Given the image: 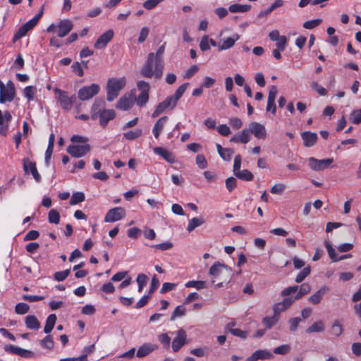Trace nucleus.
I'll list each match as a JSON object with an SVG mask.
<instances>
[{
	"instance_id": "nucleus-1",
	"label": "nucleus",
	"mask_w": 361,
	"mask_h": 361,
	"mask_svg": "<svg viewBox=\"0 0 361 361\" xmlns=\"http://www.w3.org/2000/svg\"><path fill=\"white\" fill-rule=\"evenodd\" d=\"M212 283L215 288H221L224 283H228L231 279V271L226 265L214 264L209 269Z\"/></svg>"
},
{
	"instance_id": "nucleus-2",
	"label": "nucleus",
	"mask_w": 361,
	"mask_h": 361,
	"mask_svg": "<svg viewBox=\"0 0 361 361\" xmlns=\"http://www.w3.org/2000/svg\"><path fill=\"white\" fill-rule=\"evenodd\" d=\"M164 67V63H162L161 73L159 75L157 73V59L154 57V53L152 52L148 54L146 62L141 68L140 74L145 78H152L155 77L159 79L162 76Z\"/></svg>"
},
{
	"instance_id": "nucleus-3",
	"label": "nucleus",
	"mask_w": 361,
	"mask_h": 361,
	"mask_svg": "<svg viewBox=\"0 0 361 361\" xmlns=\"http://www.w3.org/2000/svg\"><path fill=\"white\" fill-rule=\"evenodd\" d=\"M126 85V80L123 78H111L107 82V100L109 102L116 99L120 90Z\"/></svg>"
},
{
	"instance_id": "nucleus-4",
	"label": "nucleus",
	"mask_w": 361,
	"mask_h": 361,
	"mask_svg": "<svg viewBox=\"0 0 361 361\" xmlns=\"http://www.w3.org/2000/svg\"><path fill=\"white\" fill-rule=\"evenodd\" d=\"M54 92L57 95L56 99L60 103V106L66 111H70L72 109L73 104L76 99L75 94L71 97L68 96L67 92L61 90L59 88L54 89Z\"/></svg>"
},
{
	"instance_id": "nucleus-5",
	"label": "nucleus",
	"mask_w": 361,
	"mask_h": 361,
	"mask_svg": "<svg viewBox=\"0 0 361 361\" xmlns=\"http://www.w3.org/2000/svg\"><path fill=\"white\" fill-rule=\"evenodd\" d=\"M299 288V291L295 297H293L294 301L301 298L302 296L309 293L311 290V286L308 283H302L300 287L298 286H290L285 288L281 293V296L286 297L289 296L292 293H295Z\"/></svg>"
},
{
	"instance_id": "nucleus-6",
	"label": "nucleus",
	"mask_w": 361,
	"mask_h": 361,
	"mask_svg": "<svg viewBox=\"0 0 361 361\" xmlns=\"http://www.w3.org/2000/svg\"><path fill=\"white\" fill-rule=\"evenodd\" d=\"M99 91V86L97 84H92L90 86H84L78 91V97L80 100L85 101L92 98Z\"/></svg>"
},
{
	"instance_id": "nucleus-7",
	"label": "nucleus",
	"mask_w": 361,
	"mask_h": 361,
	"mask_svg": "<svg viewBox=\"0 0 361 361\" xmlns=\"http://www.w3.org/2000/svg\"><path fill=\"white\" fill-rule=\"evenodd\" d=\"M333 161V158L319 160L314 157H310L308 159V165L312 170L319 171L329 168Z\"/></svg>"
},
{
	"instance_id": "nucleus-8",
	"label": "nucleus",
	"mask_w": 361,
	"mask_h": 361,
	"mask_svg": "<svg viewBox=\"0 0 361 361\" xmlns=\"http://www.w3.org/2000/svg\"><path fill=\"white\" fill-rule=\"evenodd\" d=\"M90 151V146L88 144L82 145H71L67 147V152L72 157L80 158L84 157Z\"/></svg>"
},
{
	"instance_id": "nucleus-9",
	"label": "nucleus",
	"mask_w": 361,
	"mask_h": 361,
	"mask_svg": "<svg viewBox=\"0 0 361 361\" xmlns=\"http://www.w3.org/2000/svg\"><path fill=\"white\" fill-rule=\"evenodd\" d=\"M187 343V334L185 330L180 329L177 331L176 336L171 343L172 350L174 353L178 352L184 345Z\"/></svg>"
},
{
	"instance_id": "nucleus-10",
	"label": "nucleus",
	"mask_w": 361,
	"mask_h": 361,
	"mask_svg": "<svg viewBox=\"0 0 361 361\" xmlns=\"http://www.w3.org/2000/svg\"><path fill=\"white\" fill-rule=\"evenodd\" d=\"M125 215L126 211L123 207H115L108 211L104 217V221L115 222L123 219Z\"/></svg>"
},
{
	"instance_id": "nucleus-11",
	"label": "nucleus",
	"mask_w": 361,
	"mask_h": 361,
	"mask_svg": "<svg viewBox=\"0 0 361 361\" xmlns=\"http://www.w3.org/2000/svg\"><path fill=\"white\" fill-rule=\"evenodd\" d=\"M176 104L177 102L173 99V98L171 96L168 97L165 100L160 102L157 105L156 109L152 113V117H157L167 108H171V109H174Z\"/></svg>"
},
{
	"instance_id": "nucleus-12",
	"label": "nucleus",
	"mask_w": 361,
	"mask_h": 361,
	"mask_svg": "<svg viewBox=\"0 0 361 361\" xmlns=\"http://www.w3.org/2000/svg\"><path fill=\"white\" fill-rule=\"evenodd\" d=\"M15 97V86L12 81L9 80L4 90L0 92V102H11Z\"/></svg>"
},
{
	"instance_id": "nucleus-13",
	"label": "nucleus",
	"mask_w": 361,
	"mask_h": 361,
	"mask_svg": "<svg viewBox=\"0 0 361 361\" xmlns=\"http://www.w3.org/2000/svg\"><path fill=\"white\" fill-rule=\"evenodd\" d=\"M58 37H63L66 36L73 28V23L69 19H64L59 21L57 24Z\"/></svg>"
},
{
	"instance_id": "nucleus-14",
	"label": "nucleus",
	"mask_w": 361,
	"mask_h": 361,
	"mask_svg": "<svg viewBox=\"0 0 361 361\" xmlns=\"http://www.w3.org/2000/svg\"><path fill=\"white\" fill-rule=\"evenodd\" d=\"M12 116L8 111H5L4 114L0 109V135L6 136L8 130V123L11 121Z\"/></svg>"
},
{
	"instance_id": "nucleus-15",
	"label": "nucleus",
	"mask_w": 361,
	"mask_h": 361,
	"mask_svg": "<svg viewBox=\"0 0 361 361\" xmlns=\"http://www.w3.org/2000/svg\"><path fill=\"white\" fill-rule=\"evenodd\" d=\"M113 37L114 31L112 30H108L99 37L94 43V47L97 49L105 48L107 44L113 39Z\"/></svg>"
},
{
	"instance_id": "nucleus-16",
	"label": "nucleus",
	"mask_w": 361,
	"mask_h": 361,
	"mask_svg": "<svg viewBox=\"0 0 361 361\" xmlns=\"http://www.w3.org/2000/svg\"><path fill=\"white\" fill-rule=\"evenodd\" d=\"M249 130L255 137L258 139L266 138L267 131L263 125L257 122H251L249 125Z\"/></svg>"
},
{
	"instance_id": "nucleus-17",
	"label": "nucleus",
	"mask_w": 361,
	"mask_h": 361,
	"mask_svg": "<svg viewBox=\"0 0 361 361\" xmlns=\"http://www.w3.org/2000/svg\"><path fill=\"white\" fill-rule=\"evenodd\" d=\"M293 302L294 299L293 297H287L284 298L281 302H277L274 305V313L279 316L280 313L289 308Z\"/></svg>"
},
{
	"instance_id": "nucleus-18",
	"label": "nucleus",
	"mask_w": 361,
	"mask_h": 361,
	"mask_svg": "<svg viewBox=\"0 0 361 361\" xmlns=\"http://www.w3.org/2000/svg\"><path fill=\"white\" fill-rule=\"evenodd\" d=\"M115 116L116 113L113 109H102L98 114L100 126L104 128L109 121L114 118Z\"/></svg>"
},
{
	"instance_id": "nucleus-19",
	"label": "nucleus",
	"mask_w": 361,
	"mask_h": 361,
	"mask_svg": "<svg viewBox=\"0 0 361 361\" xmlns=\"http://www.w3.org/2000/svg\"><path fill=\"white\" fill-rule=\"evenodd\" d=\"M329 291V288L326 286H323L319 288L313 295L308 298V301L314 305L320 303L322 300L323 295Z\"/></svg>"
},
{
	"instance_id": "nucleus-20",
	"label": "nucleus",
	"mask_w": 361,
	"mask_h": 361,
	"mask_svg": "<svg viewBox=\"0 0 361 361\" xmlns=\"http://www.w3.org/2000/svg\"><path fill=\"white\" fill-rule=\"evenodd\" d=\"M153 150L155 154L161 156L167 162L175 163V157L169 150L161 147H155Z\"/></svg>"
},
{
	"instance_id": "nucleus-21",
	"label": "nucleus",
	"mask_w": 361,
	"mask_h": 361,
	"mask_svg": "<svg viewBox=\"0 0 361 361\" xmlns=\"http://www.w3.org/2000/svg\"><path fill=\"white\" fill-rule=\"evenodd\" d=\"M158 348V345L156 344L145 343L142 344L137 351V357H143L154 351Z\"/></svg>"
},
{
	"instance_id": "nucleus-22",
	"label": "nucleus",
	"mask_w": 361,
	"mask_h": 361,
	"mask_svg": "<svg viewBox=\"0 0 361 361\" xmlns=\"http://www.w3.org/2000/svg\"><path fill=\"white\" fill-rule=\"evenodd\" d=\"M23 168L25 172H27L28 169H30L33 178L37 182H39L41 180V176L37 171L36 164L35 162L30 161L25 159L23 160Z\"/></svg>"
},
{
	"instance_id": "nucleus-23",
	"label": "nucleus",
	"mask_w": 361,
	"mask_h": 361,
	"mask_svg": "<svg viewBox=\"0 0 361 361\" xmlns=\"http://www.w3.org/2000/svg\"><path fill=\"white\" fill-rule=\"evenodd\" d=\"M304 145L307 147H310L314 145L317 140V135L315 133L310 131H305L301 134Z\"/></svg>"
},
{
	"instance_id": "nucleus-24",
	"label": "nucleus",
	"mask_w": 361,
	"mask_h": 361,
	"mask_svg": "<svg viewBox=\"0 0 361 361\" xmlns=\"http://www.w3.org/2000/svg\"><path fill=\"white\" fill-rule=\"evenodd\" d=\"M240 39V36L238 34H234L232 37H228L222 42V43L218 45V51L226 50L233 47L236 41Z\"/></svg>"
},
{
	"instance_id": "nucleus-25",
	"label": "nucleus",
	"mask_w": 361,
	"mask_h": 361,
	"mask_svg": "<svg viewBox=\"0 0 361 361\" xmlns=\"http://www.w3.org/2000/svg\"><path fill=\"white\" fill-rule=\"evenodd\" d=\"M168 121L167 116H162L159 118L155 123L154 128L152 129V133L155 138H159L161 131L163 130L165 124Z\"/></svg>"
},
{
	"instance_id": "nucleus-26",
	"label": "nucleus",
	"mask_w": 361,
	"mask_h": 361,
	"mask_svg": "<svg viewBox=\"0 0 361 361\" xmlns=\"http://www.w3.org/2000/svg\"><path fill=\"white\" fill-rule=\"evenodd\" d=\"M104 106V101L102 99H97L94 102L91 109V118L92 120H97L98 118V114L102 111Z\"/></svg>"
},
{
	"instance_id": "nucleus-27",
	"label": "nucleus",
	"mask_w": 361,
	"mask_h": 361,
	"mask_svg": "<svg viewBox=\"0 0 361 361\" xmlns=\"http://www.w3.org/2000/svg\"><path fill=\"white\" fill-rule=\"evenodd\" d=\"M43 15V8H41L39 12L31 20L25 23L22 25L23 28H24L25 31L27 33L30 30H32L38 23L39 19Z\"/></svg>"
},
{
	"instance_id": "nucleus-28",
	"label": "nucleus",
	"mask_w": 361,
	"mask_h": 361,
	"mask_svg": "<svg viewBox=\"0 0 361 361\" xmlns=\"http://www.w3.org/2000/svg\"><path fill=\"white\" fill-rule=\"evenodd\" d=\"M216 149L219 156L224 161H230L234 151L231 148H223L221 145L216 144Z\"/></svg>"
},
{
	"instance_id": "nucleus-29",
	"label": "nucleus",
	"mask_w": 361,
	"mask_h": 361,
	"mask_svg": "<svg viewBox=\"0 0 361 361\" xmlns=\"http://www.w3.org/2000/svg\"><path fill=\"white\" fill-rule=\"evenodd\" d=\"M165 51V45L162 44L159 47L156 53L154 54V57L157 59V73L160 75L161 68L162 67V63H164L163 55Z\"/></svg>"
},
{
	"instance_id": "nucleus-30",
	"label": "nucleus",
	"mask_w": 361,
	"mask_h": 361,
	"mask_svg": "<svg viewBox=\"0 0 361 361\" xmlns=\"http://www.w3.org/2000/svg\"><path fill=\"white\" fill-rule=\"evenodd\" d=\"M25 326L30 329L37 330L40 327V323L37 318L34 315H28L25 319Z\"/></svg>"
},
{
	"instance_id": "nucleus-31",
	"label": "nucleus",
	"mask_w": 361,
	"mask_h": 361,
	"mask_svg": "<svg viewBox=\"0 0 361 361\" xmlns=\"http://www.w3.org/2000/svg\"><path fill=\"white\" fill-rule=\"evenodd\" d=\"M234 324L229 323L226 326V329L229 331L232 335L239 337L240 338H246L248 336L247 331H243L240 329L233 328Z\"/></svg>"
},
{
	"instance_id": "nucleus-32",
	"label": "nucleus",
	"mask_w": 361,
	"mask_h": 361,
	"mask_svg": "<svg viewBox=\"0 0 361 361\" xmlns=\"http://www.w3.org/2000/svg\"><path fill=\"white\" fill-rule=\"evenodd\" d=\"M133 105V99L130 97H121L116 105V107L121 110H128L130 109Z\"/></svg>"
},
{
	"instance_id": "nucleus-33",
	"label": "nucleus",
	"mask_w": 361,
	"mask_h": 361,
	"mask_svg": "<svg viewBox=\"0 0 361 361\" xmlns=\"http://www.w3.org/2000/svg\"><path fill=\"white\" fill-rule=\"evenodd\" d=\"M325 329L324 323L322 320L317 321L306 329V333H320Z\"/></svg>"
},
{
	"instance_id": "nucleus-34",
	"label": "nucleus",
	"mask_w": 361,
	"mask_h": 361,
	"mask_svg": "<svg viewBox=\"0 0 361 361\" xmlns=\"http://www.w3.org/2000/svg\"><path fill=\"white\" fill-rule=\"evenodd\" d=\"M343 332L342 324L338 320H335L331 326L329 334L336 337L340 336Z\"/></svg>"
},
{
	"instance_id": "nucleus-35",
	"label": "nucleus",
	"mask_w": 361,
	"mask_h": 361,
	"mask_svg": "<svg viewBox=\"0 0 361 361\" xmlns=\"http://www.w3.org/2000/svg\"><path fill=\"white\" fill-rule=\"evenodd\" d=\"M205 221L202 217H194L188 221L187 231L190 233L195 228L204 224Z\"/></svg>"
},
{
	"instance_id": "nucleus-36",
	"label": "nucleus",
	"mask_w": 361,
	"mask_h": 361,
	"mask_svg": "<svg viewBox=\"0 0 361 361\" xmlns=\"http://www.w3.org/2000/svg\"><path fill=\"white\" fill-rule=\"evenodd\" d=\"M56 319H57L56 316L54 314H51L47 317L46 324H45V326L44 328V333L49 334L52 331V329H54V325L56 324Z\"/></svg>"
},
{
	"instance_id": "nucleus-37",
	"label": "nucleus",
	"mask_w": 361,
	"mask_h": 361,
	"mask_svg": "<svg viewBox=\"0 0 361 361\" xmlns=\"http://www.w3.org/2000/svg\"><path fill=\"white\" fill-rule=\"evenodd\" d=\"M279 320V316L274 313L272 317H265L262 319V323L267 329H269L272 328L278 322Z\"/></svg>"
},
{
	"instance_id": "nucleus-38",
	"label": "nucleus",
	"mask_w": 361,
	"mask_h": 361,
	"mask_svg": "<svg viewBox=\"0 0 361 361\" xmlns=\"http://www.w3.org/2000/svg\"><path fill=\"white\" fill-rule=\"evenodd\" d=\"M251 8L250 5H241L234 4L229 6L228 10L231 13H244L248 11Z\"/></svg>"
},
{
	"instance_id": "nucleus-39",
	"label": "nucleus",
	"mask_w": 361,
	"mask_h": 361,
	"mask_svg": "<svg viewBox=\"0 0 361 361\" xmlns=\"http://www.w3.org/2000/svg\"><path fill=\"white\" fill-rule=\"evenodd\" d=\"M235 176L244 181H250L253 179V174L247 169L240 170L235 173Z\"/></svg>"
},
{
	"instance_id": "nucleus-40",
	"label": "nucleus",
	"mask_w": 361,
	"mask_h": 361,
	"mask_svg": "<svg viewBox=\"0 0 361 361\" xmlns=\"http://www.w3.org/2000/svg\"><path fill=\"white\" fill-rule=\"evenodd\" d=\"M85 199V194L81 192H77L72 195L71 200H70V204L71 205H75L76 204L80 203L83 202Z\"/></svg>"
},
{
	"instance_id": "nucleus-41",
	"label": "nucleus",
	"mask_w": 361,
	"mask_h": 361,
	"mask_svg": "<svg viewBox=\"0 0 361 361\" xmlns=\"http://www.w3.org/2000/svg\"><path fill=\"white\" fill-rule=\"evenodd\" d=\"M48 219L49 223L58 224L60 221L59 212L54 209H51L48 214Z\"/></svg>"
},
{
	"instance_id": "nucleus-42",
	"label": "nucleus",
	"mask_w": 361,
	"mask_h": 361,
	"mask_svg": "<svg viewBox=\"0 0 361 361\" xmlns=\"http://www.w3.org/2000/svg\"><path fill=\"white\" fill-rule=\"evenodd\" d=\"M188 85L189 83L188 82L183 83L176 90L174 94L171 96L176 102H178V101L181 98Z\"/></svg>"
},
{
	"instance_id": "nucleus-43",
	"label": "nucleus",
	"mask_w": 361,
	"mask_h": 361,
	"mask_svg": "<svg viewBox=\"0 0 361 361\" xmlns=\"http://www.w3.org/2000/svg\"><path fill=\"white\" fill-rule=\"evenodd\" d=\"M187 288L194 287L197 290L207 288L206 282L204 281H190L185 285Z\"/></svg>"
},
{
	"instance_id": "nucleus-44",
	"label": "nucleus",
	"mask_w": 361,
	"mask_h": 361,
	"mask_svg": "<svg viewBox=\"0 0 361 361\" xmlns=\"http://www.w3.org/2000/svg\"><path fill=\"white\" fill-rule=\"evenodd\" d=\"M142 130L141 129H136L135 130H130L123 134V137L128 140H133L142 135Z\"/></svg>"
},
{
	"instance_id": "nucleus-45",
	"label": "nucleus",
	"mask_w": 361,
	"mask_h": 361,
	"mask_svg": "<svg viewBox=\"0 0 361 361\" xmlns=\"http://www.w3.org/2000/svg\"><path fill=\"white\" fill-rule=\"evenodd\" d=\"M29 310V305L25 302H19L15 307V312L18 314H25L28 312Z\"/></svg>"
},
{
	"instance_id": "nucleus-46",
	"label": "nucleus",
	"mask_w": 361,
	"mask_h": 361,
	"mask_svg": "<svg viewBox=\"0 0 361 361\" xmlns=\"http://www.w3.org/2000/svg\"><path fill=\"white\" fill-rule=\"evenodd\" d=\"M311 271L310 267H305L302 271H300L295 278V282L300 283L302 282L310 274Z\"/></svg>"
},
{
	"instance_id": "nucleus-47",
	"label": "nucleus",
	"mask_w": 361,
	"mask_h": 361,
	"mask_svg": "<svg viewBox=\"0 0 361 361\" xmlns=\"http://www.w3.org/2000/svg\"><path fill=\"white\" fill-rule=\"evenodd\" d=\"M325 247L326 248V250L329 253V257L334 261V262H338V254L336 252V250L333 248L329 242L326 241L325 242Z\"/></svg>"
},
{
	"instance_id": "nucleus-48",
	"label": "nucleus",
	"mask_w": 361,
	"mask_h": 361,
	"mask_svg": "<svg viewBox=\"0 0 361 361\" xmlns=\"http://www.w3.org/2000/svg\"><path fill=\"white\" fill-rule=\"evenodd\" d=\"M41 345L44 348L51 350L54 346V342L51 336L48 335L41 341Z\"/></svg>"
},
{
	"instance_id": "nucleus-49",
	"label": "nucleus",
	"mask_w": 361,
	"mask_h": 361,
	"mask_svg": "<svg viewBox=\"0 0 361 361\" xmlns=\"http://www.w3.org/2000/svg\"><path fill=\"white\" fill-rule=\"evenodd\" d=\"M24 96L28 99V101H31L34 99V96L36 93V87L33 86H27L24 89Z\"/></svg>"
},
{
	"instance_id": "nucleus-50",
	"label": "nucleus",
	"mask_w": 361,
	"mask_h": 361,
	"mask_svg": "<svg viewBox=\"0 0 361 361\" xmlns=\"http://www.w3.org/2000/svg\"><path fill=\"white\" fill-rule=\"evenodd\" d=\"M350 120L355 124L361 123V109L353 110L350 116Z\"/></svg>"
},
{
	"instance_id": "nucleus-51",
	"label": "nucleus",
	"mask_w": 361,
	"mask_h": 361,
	"mask_svg": "<svg viewBox=\"0 0 361 361\" xmlns=\"http://www.w3.org/2000/svg\"><path fill=\"white\" fill-rule=\"evenodd\" d=\"M136 103L138 106H142L145 105L149 100V93L140 92L137 97L135 99Z\"/></svg>"
},
{
	"instance_id": "nucleus-52",
	"label": "nucleus",
	"mask_w": 361,
	"mask_h": 361,
	"mask_svg": "<svg viewBox=\"0 0 361 361\" xmlns=\"http://www.w3.org/2000/svg\"><path fill=\"white\" fill-rule=\"evenodd\" d=\"M148 281L147 276L145 274H140L137 277V282L138 284V292L142 290L143 287L146 285Z\"/></svg>"
},
{
	"instance_id": "nucleus-53",
	"label": "nucleus",
	"mask_w": 361,
	"mask_h": 361,
	"mask_svg": "<svg viewBox=\"0 0 361 361\" xmlns=\"http://www.w3.org/2000/svg\"><path fill=\"white\" fill-rule=\"evenodd\" d=\"M322 22V20L320 18L308 20L303 23V27L308 30L313 29L319 25Z\"/></svg>"
},
{
	"instance_id": "nucleus-54",
	"label": "nucleus",
	"mask_w": 361,
	"mask_h": 361,
	"mask_svg": "<svg viewBox=\"0 0 361 361\" xmlns=\"http://www.w3.org/2000/svg\"><path fill=\"white\" fill-rule=\"evenodd\" d=\"M185 308L183 306H177L171 316V320H174L177 317H181L185 314Z\"/></svg>"
},
{
	"instance_id": "nucleus-55",
	"label": "nucleus",
	"mask_w": 361,
	"mask_h": 361,
	"mask_svg": "<svg viewBox=\"0 0 361 361\" xmlns=\"http://www.w3.org/2000/svg\"><path fill=\"white\" fill-rule=\"evenodd\" d=\"M255 353L258 360L270 359L273 357L271 353L266 350H257Z\"/></svg>"
},
{
	"instance_id": "nucleus-56",
	"label": "nucleus",
	"mask_w": 361,
	"mask_h": 361,
	"mask_svg": "<svg viewBox=\"0 0 361 361\" xmlns=\"http://www.w3.org/2000/svg\"><path fill=\"white\" fill-rule=\"evenodd\" d=\"M226 187L229 192L233 191L237 185V180L234 177H229L226 179Z\"/></svg>"
},
{
	"instance_id": "nucleus-57",
	"label": "nucleus",
	"mask_w": 361,
	"mask_h": 361,
	"mask_svg": "<svg viewBox=\"0 0 361 361\" xmlns=\"http://www.w3.org/2000/svg\"><path fill=\"white\" fill-rule=\"evenodd\" d=\"M286 188V185L283 183L275 184L271 187L270 192L272 194L281 195L284 192Z\"/></svg>"
},
{
	"instance_id": "nucleus-58",
	"label": "nucleus",
	"mask_w": 361,
	"mask_h": 361,
	"mask_svg": "<svg viewBox=\"0 0 361 361\" xmlns=\"http://www.w3.org/2000/svg\"><path fill=\"white\" fill-rule=\"evenodd\" d=\"M71 272L70 269H66L64 271H57L54 274V279L58 281H63L65 280Z\"/></svg>"
},
{
	"instance_id": "nucleus-59",
	"label": "nucleus",
	"mask_w": 361,
	"mask_h": 361,
	"mask_svg": "<svg viewBox=\"0 0 361 361\" xmlns=\"http://www.w3.org/2000/svg\"><path fill=\"white\" fill-rule=\"evenodd\" d=\"M250 131L249 128L243 130L239 135L240 142L243 144L247 143L250 140Z\"/></svg>"
},
{
	"instance_id": "nucleus-60",
	"label": "nucleus",
	"mask_w": 361,
	"mask_h": 361,
	"mask_svg": "<svg viewBox=\"0 0 361 361\" xmlns=\"http://www.w3.org/2000/svg\"><path fill=\"white\" fill-rule=\"evenodd\" d=\"M290 350L289 345L285 344L278 346L274 349V353L278 355H286Z\"/></svg>"
},
{
	"instance_id": "nucleus-61",
	"label": "nucleus",
	"mask_w": 361,
	"mask_h": 361,
	"mask_svg": "<svg viewBox=\"0 0 361 361\" xmlns=\"http://www.w3.org/2000/svg\"><path fill=\"white\" fill-rule=\"evenodd\" d=\"M164 1V0H147L143 3V7L147 10H151Z\"/></svg>"
},
{
	"instance_id": "nucleus-62",
	"label": "nucleus",
	"mask_w": 361,
	"mask_h": 361,
	"mask_svg": "<svg viewBox=\"0 0 361 361\" xmlns=\"http://www.w3.org/2000/svg\"><path fill=\"white\" fill-rule=\"evenodd\" d=\"M196 164L201 169H204L207 167V162L203 154H198L196 157Z\"/></svg>"
},
{
	"instance_id": "nucleus-63",
	"label": "nucleus",
	"mask_w": 361,
	"mask_h": 361,
	"mask_svg": "<svg viewBox=\"0 0 361 361\" xmlns=\"http://www.w3.org/2000/svg\"><path fill=\"white\" fill-rule=\"evenodd\" d=\"M159 341L163 345L164 348H169L171 342V338L167 334H161L158 337Z\"/></svg>"
},
{
	"instance_id": "nucleus-64",
	"label": "nucleus",
	"mask_w": 361,
	"mask_h": 361,
	"mask_svg": "<svg viewBox=\"0 0 361 361\" xmlns=\"http://www.w3.org/2000/svg\"><path fill=\"white\" fill-rule=\"evenodd\" d=\"M200 48L202 51H207L210 49L209 43V37L207 35H204L200 43Z\"/></svg>"
}]
</instances>
